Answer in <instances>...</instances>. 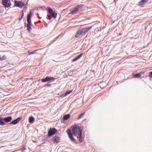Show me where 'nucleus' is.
Segmentation results:
<instances>
[{
    "label": "nucleus",
    "mask_w": 152,
    "mask_h": 152,
    "mask_svg": "<svg viewBox=\"0 0 152 152\" xmlns=\"http://www.w3.org/2000/svg\"><path fill=\"white\" fill-rule=\"evenodd\" d=\"M40 22H41V21L39 20L37 22H36V23H40Z\"/></svg>",
    "instance_id": "nucleus-32"
},
{
    "label": "nucleus",
    "mask_w": 152,
    "mask_h": 152,
    "mask_svg": "<svg viewBox=\"0 0 152 152\" xmlns=\"http://www.w3.org/2000/svg\"><path fill=\"white\" fill-rule=\"evenodd\" d=\"M2 2L3 5L6 7H9L11 5V4L10 0H2Z\"/></svg>",
    "instance_id": "nucleus-6"
},
{
    "label": "nucleus",
    "mask_w": 152,
    "mask_h": 152,
    "mask_svg": "<svg viewBox=\"0 0 152 152\" xmlns=\"http://www.w3.org/2000/svg\"><path fill=\"white\" fill-rule=\"evenodd\" d=\"M57 130H56L55 128H50L48 131V135L49 137L55 134V133L57 132Z\"/></svg>",
    "instance_id": "nucleus-5"
},
{
    "label": "nucleus",
    "mask_w": 152,
    "mask_h": 152,
    "mask_svg": "<svg viewBox=\"0 0 152 152\" xmlns=\"http://www.w3.org/2000/svg\"><path fill=\"white\" fill-rule=\"evenodd\" d=\"M53 140L54 141V142L55 143H57L59 141V138L56 136H54L53 137Z\"/></svg>",
    "instance_id": "nucleus-16"
},
{
    "label": "nucleus",
    "mask_w": 152,
    "mask_h": 152,
    "mask_svg": "<svg viewBox=\"0 0 152 152\" xmlns=\"http://www.w3.org/2000/svg\"><path fill=\"white\" fill-rule=\"evenodd\" d=\"M83 34L82 30L78 31L77 33L75 35V37H78L79 36Z\"/></svg>",
    "instance_id": "nucleus-14"
},
{
    "label": "nucleus",
    "mask_w": 152,
    "mask_h": 152,
    "mask_svg": "<svg viewBox=\"0 0 152 152\" xmlns=\"http://www.w3.org/2000/svg\"><path fill=\"white\" fill-rule=\"evenodd\" d=\"M23 149L24 150V149H25V147H24L23 148Z\"/></svg>",
    "instance_id": "nucleus-35"
},
{
    "label": "nucleus",
    "mask_w": 152,
    "mask_h": 152,
    "mask_svg": "<svg viewBox=\"0 0 152 152\" xmlns=\"http://www.w3.org/2000/svg\"><path fill=\"white\" fill-rule=\"evenodd\" d=\"M149 0H142L139 2L138 5L142 7L145 3L148 1Z\"/></svg>",
    "instance_id": "nucleus-9"
},
{
    "label": "nucleus",
    "mask_w": 152,
    "mask_h": 152,
    "mask_svg": "<svg viewBox=\"0 0 152 152\" xmlns=\"http://www.w3.org/2000/svg\"><path fill=\"white\" fill-rule=\"evenodd\" d=\"M140 74L141 73H143V72H141V73H140Z\"/></svg>",
    "instance_id": "nucleus-36"
},
{
    "label": "nucleus",
    "mask_w": 152,
    "mask_h": 152,
    "mask_svg": "<svg viewBox=\"0 0 152 152\" xmlns=\"http://www.w3.org/2000/svg\"><path fill=\"white\" fill-rule=\"evenodd\" d=\"M32 14V13L31 12L27 16V21L28 22L27 24L29 25H31V18Z\"/></svg>",
    "instance_id": "nucleus-8"
},
{
    "label": "nucleus",
    "mask_w": 152,
    "mask_h": 152,
    "mask_svg": "<svg viewBox=\"0 0 152 152\" xmlns=\"http://www.w3.org/2000/svg\"><path fill=\"white\" fill-rule=\"evenodd\" d=\"M3 119H4V123H8L12 121V118L11 116H9L5 118H3Z\"/></svg>",
    "instance_id": "nucleus-11"
},
{
    "label": "nucleus",
    "mask_w": 152,
    "mask_h": 152,
    "mask_svg": "<svg viewBox=\"0 0 152 152\" xmlns=\"http://www.w3.org/2000/svg\"><path fill=\"white\" fill-rule=\"evenodd\" d=\"M36 50H34L33 51L31 52L30 53H29V54L31 55L32 54L35 53H36Z\"/></svg>",
    "instance_id": "nucleus-28"
},
{
    "label": "nucleus",
    "mask_w": 152,
    "mask_h": 152,
    "mask_svg": "<svg viewBox=\"0 0 152 152\" xmlns=\"http://www.w3.org/2000/svg\"><path fill=\"white\" fill-rule=\"evenodd\" d=\"M73 134L77 137L79 141L81 142H82V132L83 126L80 124H74L71 127Z\"/></svg>",
    "instance_id": "nucleus-1"
},
{
    "label": "nucleus",
    "mask_w": 152,
    "mask_h": 152,
    "mask_svg": "<svg viewBox=\"0 0 152 152\" xmlns=\"http://www.w3.org/2000/svg\"><path fill=\"white\" fill-rule=\"evenodd\" d=\"M21 119V118H17L13 120L10 123V124H12L13 125H15Z\"/></svg>",
    "instance_id": "nucleus-10"
},
{
    "label": "nucleus",
    "mask_w": 152,
    "mask_h": 152,
    "mask_svg": "<svg viewBox=\"0 0 152 152\" xmlns=\"http://www.w3.org/2000/svg\"><path fill=\"white\" fill-rule=\"evenodd\" d=\"M55 79V78L53 77L47 76L45 78L42 79L41 81L43 83H45L47 82L53 81Z\"/></svg>",
    "instance_id": "nucleus-4"
},
{
    "label": "nucleus",
    "mask_w": 152,
    "mask_h": 152,
    "mask_svg": "<svg viewBox=\"0 0 152 152\" xmlns=\"http://www.w3.org/2000/svg\"><path fill=\"white\" fill-rule=\"evenodd\" d=\"M3 118L0 117V125H6L4 122L3 121Z\"/></svg>",
    "instance_id": "nucleus-17"
},
{
    "label": "nucleus",
    "mask_w": 152,
    "mask_h": 152,
    "mask_svg": "<svg viewBox=\"0 0 152 152\" xmlns=\"http://www.w3.org/2000/svg\"><path fill=\"white\" fill-rule=\"evenodd\" d=\"M79 7H75L72 9V11L70 12V13L72 15L75 14L77 11H78Z\"/></svg>",
    "instance_id": "nucleus-12"
},
{
    "label": "nucleus",
    "mask_w": 152,
    "mask_h": 152,
    "mask_svg": "<svg viewBox=\"0 0 152 152\" xmlns=\"http://www.w3.org/2000/svg\"><path fill=\"white\" fill-rule=\"evenodd\" d=\"M149 76L150 77V79L151 80L152 79V71L149 72Z\"/></svg>",
    "instance_id": "nucleus-25"
},
{
    "label": "nucleus",
    "mask_w": 152,
    "mask_h": 152,
    "mask_svg": "<svg viewBox=\"0 0 152 152\" xmlns=\"http://www.w3.org/2000/svg\"><path fill=\"white\" fill-rule=\"evenodd\" d=\"M47 16L48 17V19L49 20H51V17L50 15H47Z\"/></svg>",
    "instance_id": "nucleus-29"
},
{
    "label": "nucleus",
    "mask_w": 152,
    "mask_h": 152,
    "mask_svg": "<svg viewBox=\"0 0 152 152\" xmlns=\"http://www.w3.org/2000/svg\"><path fill=\"white\" fill-rule=\"evenodd\" d=\"M29 121L30 123H32L34 121V118L33 117H30L29 118Z\"/></svg>",
    "instance_id": "nucleus-18"
},
{
    "label": "nucleus",
    "mask_w": 152,
    "mask_h": 152,
    "mask_svg": "<svg viewBox=\"0 0 152 152\" xmlns=\"http://www.w3.org/2000/svg\"><path fill=\"white\" fill-rule=\"evenodd\" d=\"M31 25H29L27 24V30L29 31H30L31 30V27L30 26Z\"/></svg>",
    "instance_id": "nucleus-23"
},
{
    "label": "nucleus",
    "mask_w": 152,
    "mask_h": 152,
    "mask_svg": "<svg viewBox=\"0 0 152 152\" xmlns=\"http://www.w3.org/2000/svg\"><path fill=\"white\" fill-rule=\"evenodd\" d=\"M37 17H38V18H39V19H40V18H41V17H39V14H37Z\"/></svg>",
    "instance_id": "nucleus-30"
},
{
    "label": "nucleus",
    "mask_w": 152,
    "mask_h": 152,
    "mask_svg": "<svg viewBox=\"0 0 152 152\" xmlns=\"http://www.w3.org/2000/svg\"><path fill=\"white\" fill-rule=\"evenodd\" d=\"M85 113V112H84L83 113L81 114L77 118V119H79L80 118H81L84 115Z\"/></svg>",
    "instance_id": "nucleus-21"
},
{
    "label": "nucleus",
    "mask_w": 152,
    "mask_h": 152,
    "mask_svg": "<svg viewBox=\"0 0 152 152\" xmlns=\"http://www.w3.org/2000/svg\"><path fill=\"white\" fill-rule=\"evenodd\" d=\"M66 132L68 135V137L71 141L74 143H76V141L73 136L71 129H68L66 130Z\"/></svg>",
    "instance_id": "nucleus-2"
},
{
    "label": "nucleus",
    "mask_w": 152,
    "mask_h": 152,
    "mask_svg": "<svg viewBox=\"0 0 152 152\" xmlns=\"http://www.w3.org/2000/svg\"><path fill=\"white\" fill-rule=\"evenodd\" d=\"M47 10L48 12L51 15L52 17L54 18H56L57 17V13L55 11H54L52 8L49 7H47Z\"/></svg>",
    "instance_id": "nucleus-3"
},
{
    "label": "nucleus",
    "mask_w": 152,
    "mask_h": 152,
    "mask_svg": "<svg viewBox=\"0 0 152 152\" xmlns=\"http://www.w3.org/2000/svg\"><path fill=\"white\" fill-rule=\"evenodd\" d=\"M70 117L69 114H67L64 115L63 117V120H66L68 119Z\"/></svg>",
    "instance_id": "nucleus-15"
},
{
    "label": "nucleus",
    "mask_w": 152,
    "mask_h": 152,
    "mask_svg": "<svg viewBox=\"0 0 152 152\" xmlns=\"http://www.w3.org/2000/svg\"><path fill=\"white\" fill-rule=\"evenodd\" d=\"M50 85H50V84H48V85H47V86H48V87L50 86Z\"/></svg>",
    "instance_id": "nucleus-33"
},
{
    "label": "nucleus",
    "mask_w": 152,
    "mask_h": 152,
    "mask_svg": "<svg viewBox=\"0 0 152 152\" xmlns=\"http://www.w3.org/2000/svg\"><path fill=\"white\" fill-rule=\"evenodd\" d=\"M77 60H78V59L77 58V57H76V58H75L73 59L72 60V62H73L75 61H77Z\"/></svg>",
    "instance_id": "nucleus-26"
},
{
    "label": "nucleus",
    "mask_w": 152,
    "mask_h": 152,
    "mask_svg": "<svg viewBox=\"0 0 152 152\" xmlns=\"http://www.w3.org/2000/svg\"><path fill=\"white\" fill-rule=\"evenodd\" d=\"M83 54V53H80V55H79L77 57L78 58V59L79 58H80L82 56Z\"/></svg>",
    "instance_id": "nucleus-24"
},
{
    "label": "nucleus",
    "mask_w": 152,
    "mask_h": 152,
    "mask_svg": "<svg viewBox=\"0 0 152 152\" xmlns=\"http://www.w3.org/2000/svg\"><path fill=\"white\" fill-rule=\"evenodd\" d=\"M133 76L135 78L140 77H141L140 73H138L134 75Z\"/></svg>",
    "instance_id": "nucleus-19"
},
{
    "label": "nucleus",
    "mask_w": 152,
    "mask_h": 152,
    "mask_svg": "<svg viewBox=\"0 0 152 152\" xmlns=\"http://www.w3.org/2000/svg\"><path fill=\"white\" fill-rule=\"evenodd\" d=\"M23 14L22 15V16L21 17V18H23Z\"/></svg>",
    "instance_id": "nucleus-31"
},
{
    "label": "nucleus",
    "mask_w": 152,
    "mask_h": 152,
    "mask_svg": "<svg viewBox=\"0 0 152 152\" xmlns=\"http://www.w3.org/2000/svg\"><path fill=\"white\" fill-rule=\"evenodd\" d=\"M91 28H92L91 26H90L89 27H88V28H83L82 30L83 31V34H84V33H86V32H88V31L89 30H90V29H91Z\"/></svg>",
    "instance_id": "nucleus-13"
},
{
    "label": "nucleus",
    "mask_w": 152,
    "mask_h": 152,
    "mask_svg": "<svg viewBox=\"0 0 152 152\" xmlns=\"http://www.w3.org/2000/svg\"><path fill=\"white\" fill-rule=\"evenodd\" d=\"M72 90H70V91H69L66 92H65V94H64V95H63V96H66V95L69 94L71 92H72Z\"/></svg>",
    "instance_id": "nucleus-22"
},
{
    "label": "nucleus",
    "mask_w": 152,
    "mask_h": 152,
    "mask_svg": "<svg viewBox=\"0 0 152 152\" xmlns=\"http://www.w3.org/2000/svg\"><path fill=\"white\" fill-rule=\"evenodd\" d=\"M22 18H19V20H20Z\"/></svg>",
    "instance_id": "nucleus-34"
},
{
    "label": "nucleus",
    "mask_w": 152,
    "mask_h": 152,
    "mask_svg": "<svg viewBox=\"0 0 152 152\" xmlns=\"http://www.w3.org/2000/svg\"><path fill=\"white\" fill-rule=\"evenodd\" d=\"M6 58V56L5 55L3 56L2 57H1V56H0V61H2L3 60H4Z\"/></svg>",
    "instance_id": "nucleus-20"
},
{
    "label": "nucleus",
    "mask_w": 152,
    "mask_h": 152,
    "mask_svg": "<svg viewBox=\"0 0 152 152\" xmlns=\"http://www.w3.org/2000/svg\"><path fill=\"white\" fill-rule=\"evenodd\" d=\"M15 4L16 6L20 7H22L24 5L23 3L18 1H15Z\"/></svg>",
    "instance_id": "nucleus-7"
},
{
    "label": "nucleus",
    "mask_w": 152,
    "mask_h": 152,
    "mask_svg": "<svg viewBox=\"0 0 152 152\" xmlns=\"http://www.w3.org/2000/svg\"><path fill=\"white\" fill-rule=\"evenodd\" d=\"M36 50H34L33 51L31 52L30 53H29V54L31 55L32 54L35 53H36Z\"/></svg>",
    "instance_id": "nucleus-27"
}]
</instances>
